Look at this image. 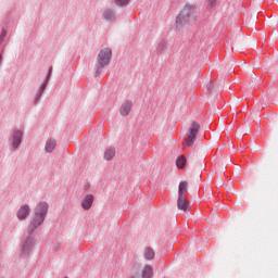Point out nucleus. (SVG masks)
I'll use <instances>...</instances> for the list:
<instances>
[{
    "label": "nucleus",
    "mask_w": 278,
    "mask_h": 278,
    "mask_svg": "<svg viewBox=\"0 0 278 278\" xmlns=\"http://www.w3.org/2000/svg\"><path fill=\"white\" fill-rule=\"evenodd\" d=\"M47 212H49V204H47V202H40L36 206L27 230L28 233H34V231H36V229H38V227L45 223V216H47Z\"/></svg>",
    "instance_id": "nucleus-1"
},
{
    "label": "nucleus",
    "mask_w": 278,
    "mask_h": 278,
    "mask_svg": "<svg viewBox=\"0 0 278 278\" xmlns=\"http://www.w3.org/2000/svg\"><path fill=\"white\" fill-rule=\"evenodd\" d=\"M197 16V7L186 4L176 17V27H184L190 25Z\"/></svg>",
    "instance_id": "nucleus-2"
},
{
    "label": "nucleus",
    "mask_w": 278,
    "mask_h": 278,
    "mask_svg": "<svg viewBox=\"0 0 278 278\" xmlns=\"http://www.w3.org/2000/svg\"><path fill=\"white\" fill-rule=\"evenodd\" d=\"M153 276V269L151 266L147 265L142 269L139 263H135L130 268L127 278H151Z\"/></svg>",
    "instance_id": "nucleus-3"
},
{
    "label": "nucleus",
    "mask_w": 278,
    "mask_h": 278,
    "mask_svg": "<svg viewBox=\"0 0 278 278\" xmlns=\"http://www.w3.org/2000/svg\"><path fill=\"white\" fill-rule=\"evenodd\" d=\"M199 129H201V124L192 122L187 132V138L182 142L184 149H186V147H192V144H194V141L197 140V136L199 134Z\"/></svg>",
    "instance_id": "nucleus-4"
},
{
    "label": "nucleus",
    "mask_w": 278,
    "mask_h": 278,
    "mask_svg": "<svg viewBox=\"0 0 278 278\" xmlns=\"http://www.w3.org/2000/svg\"><path fill=\"white\" fill-rule=\"evenodd\" d=\"M110 60H112V50L109 48L102 49L98 54V64L100 68H104L110 64Z\"/></svg>",
    "instance_id": "nucleus-5"
},
{
    "label": "nucleus",
    "mask_w": 278,
    "mask_h": 278,
    "mask_svg": "<svg viewBox=\"0 0 278 278\" xmlns=\"http://www.w3.org/2000/svg\"><path fill=\"white\" fill-rule=\"evenodd\" d=\"M177 207L180 212H188V210H190V203L188 202V198H186V195H178Z\"/></svg>",
    "instance_id": "nucleus-6"
},
{
    "label": "nucleus",
    "mask_w": 278,
    "mask_h": 278,
    "mask_svg": "<svg viewBox=\"0 0 278 278\" xmlns=\"http://www.w3.org/2000/svg\"><path fill=\"white\" fill-rule=\"evenodd\" d=\"M29 214H31V208L29 205L24 204L18 208L16 216L18 220H25V218H28Z\"/></svg>",
    "instance_id": "nucleus-7"
},
{
    "label": "nucleus",
    "mask_w": 278,
    "mask_h": 278,
    "mask_svg": "<svg viewBox=\"0 0 278 278\" xmlns=\"http://www.w3.org/2000/svg\"><path fill=\"white\" fill-rule=\"evenodd\" d=\"M34 237H28L22 244V252L27 255L31 253V250L34 249Z\"/></svg>",
    "instance_id": "nucleus-8"
},
{
    "label": "nucleus",
    "mask_w": 278,
    "mask_h": 278,
    "mask_svg": "<svg viewBox=\"0 0 278 278\" xmlns=\"http://www.w3.org/2000/svg\"><path fill=\"white\" fill-rule=\"evenodd\" d=\"M21 138H23V131L15 130L13 132V137H12V147H13V149H18V146L21 144Z\"/></svg>",
    "instance_id": "nucleus-9"
},
{
    "label": "nucleus",
    "mask_w": 278,
    "mask_h": 278,
    "mask_svg": "<svg viewBox=\"0 0 278 278\" xmlns=\"http://www.w3.org/2000/svg\"><path fill=\"white\" fill-rule=\"evenodd\" d=\"M92 203H94V197L92 194H87L81 202L83 210H90Z\"/></svg>",
    "instance_id": "nucleus-10"
},
{
    "label": "nucleus",
    "mask_w": 278,
    "mask_h": 278,
    "mask_svg": "<svg viewBox=\"0 0 278 278\" xmlns=\"http://www.w3.org/2000/svg\"><path fill=\"white\" fill-rule=\"evenodd\" d=\"M119 112L122 116H129V112H131V102H124L121 106Z\"/></svg>",
    "instance_id": "nucleus-11"
},
{
    "label": "nucleus",
    "mask_w": 278,
    "mask_h": 278,
    "mask_svg": "<svg viewBox=\"0 0 278 278\" xmlns=\"http://www.w3.org/2000/svg\"><path fill=\"white\" fill-rule=\"evenodd\" d=\"M186 192H188V182L181 181L178 186V197H186Z\"/></svg>",
    "instance_id": "nucleus-12"
},
{
    "label": "nucleus",
    "mask_w": 278,
    "mask_h": 278,
    "mask_svg": "<svg viewBox=\"0 0 278 278\" xmlns=\"http://www.w3.org/2000/svg\"><path fill=\"white\" fill-rule=\"evenodd\" d=\"M116 155V150L114 149H108L104 152V160H106L108 162H110V160H114V156Z\"/></svg>",
    "instance_id": "nucleus-13"
},
{
    "label": "nucleus",
    "mask_w": 278,
    "mask_h": 278,
    "mask_svg": "<svg viewBox=\"0 0 278 278\" xmlns=\"http://www.w3.org/2000/svg\"><path fill=\"white\" fill-rule=\"evenodd\" d=\"M143 255L146 260H153L155 257V251L153 248H146Z\"/></svg>",
    "instance_id": "nucleus-14"
},
{
    "label": "nucleus",
    "mask_w": 278,
    "mask_h": 278,
    "mask_svg": "<svg viewBox=\"0 0 278 278\" xmlns=\"http://www.w3.org/2000/svg\"><path fill=\"white\" fill-rule=\"evenodd\" d=\"M55 140L53 139H49L46 143V151L47 153H51L53 151V149H55Z\"/></svg>",
    "instance_id": "nucleus-15"
},
{
    "label": "nucleus",
    "mask_w": 278,
    "mask_h": 278,
    "mask_svg": "<svg viewBox=\"0 0 278 278\" xmlns=\"http://www.w3.org/2000/svg\"><path fill=\"white\" fill-rule=\"evenodd\" d=\"M186 162H188V160L185 155H181L176 160V166H178V168H184V166H186Z\"/></svg>",
    "instance_id": "nucleus-16"
},
{
    "label": "nucleus",
    "mask_w": 278,
    "mask_h": 278,
    "mask_svg": "<svg viewBox=\"0 0 278 278\" xmlns=\"http://www.w3.org/2000/svg\"><path fill=\"white\" fill-rule=\"evenodd\" d=\"M105 21H112L114 18V11L106 10L103 13Z\"/></svg>",
    "instance_id": "nucleus-17"
},
{
    "label": "nucleus",
    "mask_w": 278,
    "mask_h": 278,
    "mask_svg": "<svg viewBox=\"0 0 278 278\" xmlns=\"http://www.w3.org/2000/svg\"><path fill=\"white\" fill-rule=\"evenodd\" d=\"M218 0H207V2H206V8L208 9V10H212V8H215L216 7V2H217Z\"/></svg>",
    "instance_id": "nucleus-18"
},
{
    "label": "nucleus",
    "mask_w": 278,
    "mask_h": 278,
    "mask_svg": "<svg viewBox=\"0 0 278 278\" xmlns=\"http://www.w3.org/2000/svg\"><path fill=\"white\" fill-rule=\"evenodd\" d=\"M116 5H127L129 3V0H114Z\"/></svg>",
    "instance_id": "nucleus-19"
},
{
    "label": "nucleus",
    "mask_w": 278,
    "mask_h": 278,
    "mask_svg": "<svg viewBox=\"0 0 278 278\" xmlns=\"http://www.w3.org/2000/svg\"><path fill=\"white\" fill-rule=\"evenodd\" d=\"M43 89H45V87H41V88H40L39 94L42 93V90H43Z\"/></svg>",
    "instance_id": "nucleus-20"
}]
</instances>
